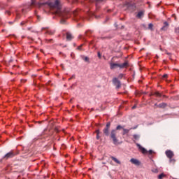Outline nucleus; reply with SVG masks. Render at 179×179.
I'll return each mask as SVG.
<instances>
[{"instance_id": "nucleus-1", "label": "nucleus", "mask_w": 179, "mask_h": 179, "mask_svg": "<svg viewBox=\"0 0 179 179\" xmlns=\"http://www.w3.org/2000/svg\"><path fill=\"white\" fill-rule=\"evenodd\" d=\"M123 130L122 135H127V134H129V131L131 129H125L124 127L121 125H117L115 129H112L110 131V138L113 140L114 145H118V138H117V131Z\"/></svg>"}, {"instance_id": "nucleus-2", "label": "nucleus", "mask_w": 179, "mask_h": 179, "mask_svg": "<svg viewBox=\"0 0 179 179\" xmlns=\"http://www.w3.org/2000/svg\"><path fill=\"white\" fill-rule=\"evenodd\" d=\"M31 5L32 6L36 5L39 8H41V6H43V5H48L50 9H59V1L58 0H55L54 3H38L37 4L36 3V1L32 0Z\"/></svg>"}, {"instance_id": "nucleus-3", "label": "nucleus", "mask_w": 179, "mask_h": 179, "mask_svg": "<svg viewBox=\"0 0 179 179\" xmlns=\"http://www.w3.org/2000/svg\"><path fill=\"white\" fill-rule=\"evenodd\" d=\"M110 68L111 70L115 69L116 68H120V69H124V68H128L129 66V63L128 62H125L123 64L113 63V62L109 63Z\"/></svg>"}, {"instance_id": "nucleus-4", "label": "nucleus", "mask_w": 179, "mask_h": 179, "mask_svg": "<svg viewBox=\"0 0 179 179\" xmlns=\"http://www.w3.org/2000/svg\"><path fill=\"white\" fill-rule=\"evenodd\" d=\"M17 155H19L18 152H16L15 150H11L7 154H6L3 157V159H4V160H8V159H13V157H15V156H17Z\"/></svg>"}, {"instance_id": "nucleus-5", "label": "nucleus", "mask_w": 179, "mask_h": 179, "mask_svg": "<svg viewBox=\"0 0 179 179\" xmlns=\"http://www.w3.org/2000/svg\"><path fill=\"white\" fill-rule=\"evenodd\" d=\"M113 83L116 86V89H120L121 87V81L117 78L113 79Z\"/></svg>"}, {"instance_id": "nucleus-6", "label": "nucleus", "mask_w": 179, "mask_h": 179, "mask_svg": "<svg viewBox=\"0 0 179 179\" xmlns=\"http://www.w3.org/2000/svg\"><path fill=\"white\" fill-rule=\"evenodd\" d=\"M165 153L168 159H173L174 157V152L171 150H166Z\"/></svg>"}, {"instance_id": "nucleus-7", "label": "nucleus", "mask_w": 179, "mask_h": 179, "mask_svg": "<svg viewBox=\"0 0 179 179\" xmlns=\"http://www.w3.org/2000/svg\"><path fill=\"white\" fill-rule=\"evenodd\" d=\"M143 16H145V10H141L137 13L136 17H137V19H142Z\"/></svg>"}, {"instance_id": "nucleus-8", "label": "nucleus", "mask_w": 179, "mask_h": 179, "mask_svg": "<svg viewBox=\"0 0 179 179\" xmlns=\"http://www.w3.org/2000/svg\"><path fill=\"white\" fill-rule=\"evenodd\" d=\"M131 163H132V164H135V166H140L141 165V162H139V160L132 158L130 159Z\"/></svg>"}, {"instance_id": "nucleus-9", "label": "nucleus", "mask_w": 179, "mask_h": 179, "mask_svg": "<svg viewBox=\"0 0 179 179\" xmlns=\"http://www.w3.org/2000/svg\"><path fill=\"white\" fill-rule=\"evenodd\" d=\"M136 146L138 147L139 150H141V152L142 153H143V155L148 153V150H146L145 149V148L142 147V145H141V144H138V143H137V144H136Z\"/></svg>"}, {"instance_id": "nucleus-10", "label": "nucleus", "mask_w": 179, "mask_h": 179, "mask_svg": "<svg viewBox=\"0 0 179 179\" xmlns=\"http://www.w3.org/2000/svg\"><path fill=\"white\" fill-rule=\"evenodd\" d=\"M66 40L67 41H71L73 38V36L70 32H66Z\"/></svg>"}, {"instance_id": "nucleus-11", "label": "nucleus", "mask_w": 179, "mask_h": 179, "mask_svg": "<svg viewBox=\"0 0 179 179\" xmlns=\"http://www.w3.org/2000/svg\"><path fill=\"white\" fill-rule=\"evenodd\" d=\"M169 22H164V26L161 28V30L166 31V30H167V29H169Z\"/></svg>"}, {"instance_id": "nucleus-12", "label": "nucleus", "mask_w": 179, "mask_h": 179, "mask_svg": "<svg viewBox=\"0 0 179 179\" xmlns=\"http://www.w3.org/2000/svg\"><path fill=\"white\" fill-rule=\"evenodd\" d=\"M81 59L85 61V62H87L88 64H90V58L89 57L81 55Z\"/></svg>"}, {"instance_id": "nucleus-13", "label": "nucleus", "mask_w": 179, "mask_h": 179, "mask_svg": "<svg viewBox=\"0 0 179 179\" xmlns=\"http://www.w3.org/2000/svg\"><path fill=\"white\" fill-rule=\"evenodd\" d=\"M103 132L106 136H110V129L104 128Z\"/></svg>"}, {"instance_id": "nucleus-14", "label": "nucleus", "mask_w": 179, "mask_h": 179, "mask_svg": "<svg viewBox=\"0 0 179 179\" xmlns=\"http://www.w3.org/2000/svg\"><path fill=\"white\" fill-rule=\"evenodd\" d=\"M158 108H166L167 107V103H161L157 105Z\"/></svg>"}, {"instance_id": "nucleus-15", "label": "nucleus", "mask_w": 179, "mask_h": 179, "mask_svg": "<svg viewBox=\"0 0 179 179\" xmlns=\"http://www.w3.org/2000/svg\"><path fill=\"white\" fill-rule=\"evenodd\" d=\"M110 158L112 159V160H113V162H115V163H117V164H121V162H120V160H118L115 157H110Z\"/></svg>"}, {"instance_id": "nucleus-16", "label": "nucleus", "mask_w": 179, "mask_h": 179, "mask_svg": "<svg viewBox=\"0 0 179 179\" xmlns=\"http://www.w3.org/2000/svg\"><path fill=\"white\" fill-rule=\"evenodd\" d=\"M152 96H156V97H162V94L159 92H155V93L152 94Z\"/></svg>"}, {"instance_id": "nucleus-17", "label": "nucleus", "mask_w": 179, "mask_h": 179, "mask_svg": "<svg viewBox=\"0 0 179 179\" xmlns=\"http://www.w3.org/2000/svg\"><path fill=\"white\" fill-rule=\"evenodd\" d=\"M95 133L96 134V139H98V140L100 139V130H99V129L96 130Z\"/></svg>"}, {"instance_id": "nucleus-18", "label": "nucleus", "mask_w": 179, "mask_h": 179, "mask_svg": "<svg viewBox=\"0 0 179 179\" xmlns=\"http://www.w3.org/2000/svg\"><path fill=\"white\" fill-rule=\"evenodd\" d=\"M164 177H166V175H164V173H162L158 176V179H162L164 178Z\"/></svg>"}, {"instance_id": "nucleus-19", "label": "nucleus", "mask_w": 179, "mask_h": 179, "mask_svg": "<svg viewBox=\"0 0 179 179\" xmlns=\"http://www.w3.org/2000/svg\"><path fill=\"white\" fill-rule=\"evenodd\" d=\"M169 162L170 163H171L172 164H174L176 163V159L171 158L169 159Z\"/></svg>"}, {"instance_id": "nucleus-20", "label": "nucleus", "mask_w": 179, "mask_h": 179, "mask_svg": "<svg viewBox=\"0 0 179 179\" xmlns=\"http://www.w3.org/2000/svg\"><path fill=\"white\" fill-rule=\"evenodd\" d=\"M148 29L150 30H152V29H153V24L150 23L148 24Z\"/></svg>"}, {"instance_id": "nucleus-21", "label": "nucleus", "mask_w": 179, "mask_h": 179, "mask_svg": "<svg viewBox=\"0 0 179 179\" xmlns=\"http://www.w3.org/2000/svg\"><path fill=\"white\" fill-rule=\"evenodd\" d=\"M110 125H111V123L108 122V123L106 124V127H105V128H106V129H110Z\"/></svg>"}, {"instance_id": "nucleus-22", "label": "nucleus", "mask_w": 179, "mask_h": 179, "mask_svg": "<svg viewBox=\"0 0 179 179\" xmlns=\"http://www.w3.org/2000/svg\"><path fill=\"white\" fill-rule=\"evenodd\" d=\"M133 138H134L135 139H138L139 138V135L134 134V135H133Z\"/></svg>"}, {"instance_id": "nucleus-23", "label": "nucleus", "mask_w": 179, "mask_h": 179, "mask_svg": "<svg viewBox=\"0 0 179 179\" xmlns=\"http://www.w3.org/2000/svg\"><path fill=\"white\" fill-rule=\"evenodd\" d=\"M175 32L176 33V34H178V36H179V28H176Z\"/></svg>"}, {"instance_id": "nucleus-24", "label": "nucleus", "mask_w": 179, "mask_h": 179, "mask_svg": "<svg viewBox=\"0 0 179 179\" xmlns=\"http://www.w3.org/2000/svg\"><path fill=\"white\" fill-rule=\"evenodd\" d=\"M122 78H124V75L122 73L119 74L118 78L119 79H122Z\"/></svg>"}, {"instance_id": "nucleus-25", "label": "nucleus", "mask_w": 179, "mask_h": 179, "mask_svg": "<svg viewBox=\"0 0 179 179\" xmlns=\"http://www.w3.org/2000/svg\"><path fill=\"white\" fill-rule=\"evenodd\" d=\"M168 75L167 74H164V76H162V79H167Z\"/></svg>"}, {"instance_id": "nucleus-26", "label": "nucleus", "mask_w": 179, "mask_h": 179, "mask_svg": "<svg viewBox=\"0 0 179 179\" xmlns=\"http://www.w3.org/2000/svg\"><path fill=\"white\" fill-rule=\"evenodd\" d=\"M82 47H83V45H80V46L78 47V50H79L80 51L82 50Z\"/></svg>"}, {"instance_id": "nucleus-27", "label": "nucleus", "mask_w": 179, "mask_h": 179, "mask_svg": "<svg viewBox=\"0 0 179 179\" xmlns=\"http://www.w3.org/2000/svg\"><path fill=\"white\" fill-rule=\"evenodd\" d=\"M98 57L99 58V59H101V54L100 53V52H98Z\"/></svg>"}, {"instance_id": "nucleus-28", "label": "nucleus", "mask_w": 179, "mask_h": 179, "mask_svg": "<svg viewBox=\"0 0 179 179\" xmlns=\"http://www.w3.org/2000/svg\"><path fill=\"white\" fill-rule=\"evenodd\" d=\"M55 132H59V129H58V127H55Z\"/></svg>"}, {"instance_id": "nucleus-29", "label": "nucleus", "mask_w": 179, "mask_h": 179, "mask_svg": "<svg viewBox=\"0 0 179 179\" xmlns=\"http://www.w3.org/2000/svg\"><path fill=\"white\" fill-rule=\"evenodd\" d=\"M152 173H157L159 171L157 169H152Z\"/></svg>"}, {"instance_id": "nucleus-30", "label": "nucleus", "mask_w": 179, "mask_h": 179, "mask_svg": "<svg viewBox=\"0 0 179 179\" xmlns=\"http://www.w3.org/2000/svg\"><path fill=\"white\" fill-rule=\"evenodd\" d=\"M148 153H149V155H152V153H153V150H150L148 151Z\"/></svg>"}, {"instance_id": "nucleus-31", "label": "nucleus", "mask_w": 179, "mask_h": 179, "mask_svg": "<svg viewBox=\"0 0 179 179\" xmlns=\"http://www.w3.org/2000/svg\"><path fill=\"white\" fill-rule=\"evenodd\" d=\"M17 17L18 19L20 18V15L19 13H17Z\"/></svg>"}, {"instance_id": "nucleus-32", "label": "nucleus", "mask_w": 179, "mask_h": 179, "mask_svg": "<svg viewBox=\"0 0 179 179\" xmlns=\"http://www.w3.org/2000/svg\"><path fill=\"white\" fill-rule=\"evenodd\" d=\"M74 78H75V76H72V77L70 78L69 79V80H71V79H73Z\"/></svg>"}, {"instance_id": "nucleus-33", "label": "nucleus", "mask_w": 179, "mask_h": 179, "mask_svg": "<svg viewBox=\"0 0 179 179\" xmlns=\"http://www.w3.org/2000/svg\"><path fill=\"white\" fill-rule=\"evenodd\" d=\"M136 128H138V126H136L135 127H131V128H130V129H136Z\"/></svg>"}, {"instance_id": "nucleus-34", "label": "nucleus", "mask_w": 179, "mask_h": 179, "mask_svg": "<svg viewBox=\"0 0 179 179\" xmlns=\"http://www.w3.org/2000/svg\"><path fill=\"white\" fill-rule=\"evenodd\" d=\"M96 2H103L104 0H96Z\"/></svg>"}, {"instance_id": "nucleus-35", "label": "nucleus", "mask_w": 179, "mask_h": 179, "mask_svg": "<svg viewBox=\"0 0 179 179\" xmlns=\"http://www.w3.org/2000/svg\"><path fill=\"white\" fill-rule=\"evenodd\" d=\"M4 160V159L3 158H2V159H0V163H2V162Z\"/></svg>"}, {"instance_id": "nucleus-36", "label": "nucleus", "mask_w": 179, "mask_h": 179, "mask_svg": "<svg viewBox=\"0 0 179 179\" xmlns=\"http://www.w3.org/2000/svg\"><path fill=\"white\" fill-rule=\"evenodd\" d=\"M61 23H65V20H61Z\"/></svg>"}, {"instance_id": "nucleus-37", "label": "nucleus", "mask_w": 179, "mask_h": 179, "mask_svg": "<svg viewBox=\"0 0 179 179\" xmlns=\"http://www.w3.org/2000/svg\"><path fill=\"white\" fill-rule=\"evenodd\" d=\"M76 13H77V12L74 11V13H73L74 16H76Z\"/></svg>"}, {"instance_id": "nucleus-38", "label": "nucleus", "mask_w": 179, "mask_h": 179, "mask_svg": "<svg viewBox=\"0 0 179 179\" xmlns=\"http://www.w3.org/2000/svg\"><path fill=\"white\" fill-rule=\"evenodd\" d=\"M135 108H136V106H134L132 107V109H133V110H135Z\"/></svg>"}, {"instance_id": "nucleus-39", "label": "nucleus", "mask_w": 179, "mask_h": 179, "mask_svg": "<svg viewBox=\"0 0 179 179\" xmlns=\"http://www.w3.org/2000/svg\"><path fill=\"white\" fill-rule=\"evenodd\" d=\"M23 24H24V22H21V26H23Z\"/></svg>"}, {"instance_id": "nucleus-40", "label": "nucleus", "mask_w": 179, "mask_h": 179, "mask_svg": "<svg viewBox=\"0 0 179 179\" xmlns=\"http://www.w3.org/2000/svg\"><path fill=\"white\" fill-rule=\"evenodd\" d=\"M22 13H24V9L22 10Z\"/></svg>"}, {"instance_id": "nucleus-41", "label": "nucleus", "mask_w": 179, "mask_h": 179, "mask_svg": "<svg viewBox=\"0 0 179 179\" xmlns=\"http://www.w3.org/2000/svg\"><path fill=\"white\" fill-rule=\"evenodd\" d=\"M22 82H23L24 83V82H26V80H22Z\"/></svg>"}, {"instance_id": "nucleus-42", "label": "nucleus", "mask_w": 179, "mask_h": 179, "mask_svg": "<svg viewBox=\"0 0 179 179\" xmlns=\"http://www.w3.org/2000/svg\"><path fill=\"white\" fill-rule=\"evenodd\" d=\"M7 13H8V15H10V13H9V11H7Z\"/></svg>"}, {"instance_id": "nucleus-43", "label": "nucleus", "mask_w": 179, "mask_h": 179, "mask_svg": "<svg viewBox=\"0 0 179 179\" xmlns=\"http://www.w3.org/2000/svg\"><path fill=\"white\" fill-rule=\"evenodd\" d=\"M169 59H171V55L169 56Z\"/></svg>"}, {"instance_id": "nucleus-44", "label": "nucleus", "mask_w": 179, "mask_h": 179, "mask_svg": "<svg viewBox=\"0 0 179 179\" xmlns=\"http://www.w3.org/2000/svg\"><path fill=\"white\" fill-rule=\"evenodd\" d=\"M73 86V85H71V86L70 87V89H72Z\"/></svg>"}, {"instance_id": "nucleus-45", "label": "nucleus", "mask_w": 179, "mask_h": 179, "mask_svg": "<svg viewBox=\"0 0 179 179\" xmlns=\"http://www.w3.org/2000/svg\"><path fill=\"white\" fill-rule=\"evenodd\" d=\"M163 97H166L167 98V96L166 95H163Z\"/></svg>"}, {"instance_id": "nucleus-46", "label": "nucleus", "mask_w": 179, "mask_h": 179, "mask_svg": "<svg viewBox=\"0 0 179 179\" xmlns=\"http://www.w3.org/2000/svg\"><path fill=\"white\" fill-rule=\"evenodd\" d=\"M155 106H156L157 107V106H159V105H157V103H155Z\"/></svg>"}, {"instance_id": "nucleus-47", "label": "nucleus", "mask_w": 179, "mask_h": 179, "mask_svg": "<svg viewBox=\"0 0 179 179\" xmlns=\"http://www.w3.org/2000/svg\"><path fill=\"white\" fill-rule=\"evenodd\" d=\"M61 66H62V68H64V65L61 64Z\"/></svg>"}, {"instance_id": "nucleus-48", "label": "nucleus", "mask_w": 179, "mask_h": 179, "mask_svg": "<svg viewBox=\"0 0 179 179\" xmlns=\"http://www.w3.org/2000/svg\"><path fill=\"white\" fill-rule=\"evenodd\" d=\"M167 55H171V54H170V53H167Z\"/></svg>"}, {"instance_id": "nucleus-49", "label": "nucleus", "mask_w": 179, "mask_h": 179, "mask_svg": "<svg viewBox=\"0 0 179 179\" xmlns=\"http://www.w3.org/2000/svg\"><path fill=\"white\" fill-rule=\"evenodd\" d=\"M49 41H52V39H50V40H49Z\"/></svg>"}, {"instance_id": "nucleus-50", "label": "nucleus", "mask_w": 179, "mask_h": 179, "mask_svg": "<svg viewBox=\"0 0 179 179\" xmlns=\"http://www.w3.org/2000/svg\"><path fill=\"white\" fill-rule=\"evenodd\" d=\"M2 31H4V30L3 29Z\"/></svg>"}]
</instances>
